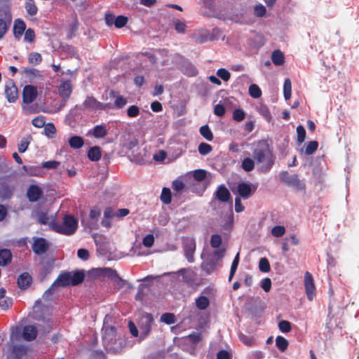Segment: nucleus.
<instances>
[{
    "label": "nucleus",
    "instance_id": "nucleus-35",
    "mask_svg": "<svg viewBox=\"0 0 359 359\" xmlns=\"http://www.w3.org/2000/svg\"><path fill=\"white\" fill-rule=\"evenodd\" d=\"M239 259H240L239 253L238 252L236 254V255L235 256V257L232 262L231 266L230 273H229V282L231 281V280L237 270V268H238V266L239 264Z\"/></svg>",
    "mask_w": 359,
    "mask_h": 359
},
{
    "label": "nucleus",
    "instance_id": "nucleus-25",
    "mask_svg": "<svg viewBox=\"0 0 359 359\" xmlns=\"http://www.w3.org/2000/svg\"><path fill=\"white\" fill-rule=\"evenodd\" d=\"M60 95L62 97L67 98L72 93V85L69 81H63L59 88Z\"/></svg>",
    "mask_w": 359,
    "mask_h": 359
},
{
    "label": "nucleus",
    "instance_id": "nucleus-36",
    "mask_svg": "<svg viewBox=\"0 0 359 359\" xmlns=\"http://www.w3.org/2000/svg\"><path fill=\"white\" fill-rule=\"evenodd\" d=\"M22 169L27 175L31 176H39L41 172V168L38 166L23 165Z\"/></svg>",
    "mask_w": 359,
    "mask_h": 359
},
{
    "label": "nucleus",
    "instance_id": "nucleus-11",
    "mask_svg": "<svg viewBox=\"0 0 359 359\" xmlns=\"http://www.w3.org/2000/svg\"><path fill=\"white\" fill-rule=\"evenodd\" d=\"M196 250V243L194 239H187L184 243V256L189 262L192 263L194 261V255Z\"/></svg>",
    "mask_w": 359,
    "mask_h": 359
},
{
    "label": "nucleus",
    "instance_id": "nucleus-32",
    "mask_svg": "<svg viewBox=\"0 0 359 359\" xmlns=\"http://www.w3.org/2000/svg\"><path fill=\"white\" fill-rule=\"evenodd\" d=\"M44 134L48 138H53L56 135V128L53 123H48L44 126Z\"/></svg>",
    "mask_w": 359,
    "mask_h": 359
},
{
    "label": "nucleus",
    "instance_id": "nucleus-9",
    "mask_svg": "<svg viewBox=\"0 0 359 359\" xmlns=\"http://www.w3.org/2000/svg\"><path fill=\"white\" fill-rule=\"evenodd\" d=\"M48 243L43 238H36L32 245L33 252L37 255L45 254L48 250Z\"/></svg>",
    "mask_w": 359,
    "mask_h": 359
},
{
    "label": "nucleus",
    "instance_id": "nucleus-52",
    "mask_svg": "<svg viewBox=\"0 0 359 359\" xmlns=\"http://www.w3.org/2000/svg\"><path fill=\"white\" fill-rule=\"evenodd\" d=\"M245 113L243 109H237L233 111V118L234 121L240 122L245 118Z\"/></svg>",
    "mask_w": 359,
    "mask_h": 359
},
{
    "label": "nucleus",
    "instance_id": "nucleus-13",
    "mask_svg": "<svg viewBox=\"0 0 359 359\" xmlns=\"http://www.w3.org/2000/svg\"><path fill=\"white\" fill-rule=\"evenodd\" d=\"M230 197L231 194L224 184L219 185L214 194L215 199H217L222 203L228 202L230 199Z\"/></svg>",
    "mask_w": 359,
    "mask_h": 359
},
{
    "label": "nucleus",
    "instance_id": "nucleus-58",
    "mask_svg": "<svg viewBox=\"0 0 359 359\" xmlns=\"http://www.w3.org/2000/svg\"><path fill=\"white\" fill-rule=\"evenodd\" d=\"M140 108L136 105L130 106L127 110V115L130 118H135L138 116Z\"/></svg>",
    "mask_w": 359,
    "mask_h": 359
},
{
    "label": "nucleus",
    "instance_id": "nucleus-6",
    "mask_svg": "<svg viewBox=\"0 0 359 359\" xmlns=\"http://www.w3.org/2000/svg\"><path fill=\"white\" fill-rule=\"evenodd\" d=\"M154 323V318L151 313H144L139 322V327L142 334L147 336L151 328V325Z\"/></svg>",
    "mask_w": 359,
    "mask_h": 359
},
{
    "label": "nucleus",
    "instance_id": "nucleus-26",
    "mask_svg": "<svg viewBox=\"0 0 359 359\" xmlns=\"http://www.w3.org/2000/svg\"><path fill=\"white\" fill-rule=\"evenodd\" d=\"M95 226H86L84 230L86 233L91 234L95 243L97 245L103 241L104 237L102 235L94 231V230L96 229Z\"/></svg>",
    "mask_w": 359,
    "mask_h": 359
},
{
    "label": "nucleus",
    "instance_id": "nucleus-21",
    "mask_svg": "<svg viewBox=\"0 0 359 359\" xmlns=\"http://www.w3.org/2000/svg\"><path fill=\"white\" fill-rule=\"evenodd\" d=\"M27 347L23 345H15L11 350V356L13 359H22L27 354Z\"/></svg>",
    "mask_w": 359,
    "mask_h": 359
},
{
    "label": "nucleus",
    "instance_id": "nucleus-12",
    "mask_svg": "<svg viewBox=\"0 0 359 359\" xmlns=\"http://www.w3.org/2000/svg\"><path fill=\"white\" fill-rule=\"evenodd\" d=\"M37 90L33 86H26L22 92L23 102L26 104L32 103L36 97Z\"/></svg>",
    "mask_w": 359,
    "mask_h": 359
},
{
    "label": "nucleus",
    "instance_id": "nucleus-45",
    "mask_svg": "<svg viewBox=\"0 0 359 359\" xmlns=\"http://www.w3.org/2000/svg\"><path fill=\"white\" fill-rule=\"evenodd\" d=\"M278 328L282 332L287 333L292 329L291 323L287 320H282L278 323Z\"/></svg>",
    "mask_w": 359,
    "mask_h": 359
},
{
    "label": "nucleus",
    "instance_id": "nucleus-20",
    "mask_svg": "<svg viewBox=\"0 0 359 359\" xmlns=\"http://www.w3.org/2000/svg\"><path fill=\"white\" fill-rule=\"evenodd\" d=\"M32 283V276L27 272L20 274L18 278V285L21 290H25Z\"/></svg>",
    "mask_w": 359,
    "mask_h": 359
},
{
    "label": "nucleus",
    "instance_id": "nucleus-29",
    "mask_svg": "<svg viewBox=\"0 0 359 359\" xmlns=\"http://www.w3.org/2000/svg\"><path fill=\"white\" fill-rule=\"evenodd\" d=\"M69 144L73 149H80L83 147L84 142L81 137L75 135L69 140Z\"/></svg>",
    "mask_w": 359,
    "mask_h": 359
},
{
    "label": "nucleus",
    "instance_id": "nucleus-46",
    "mask_svg": "<svg viewBox=\"0 0 359 359\" xmlns=\"http://www.w3.org/2000/svg\"><path fill=\"white\" fill-rule=\"evenodd\" d=\"M222 237L219 234H213L210 238V245L213 248H219L222 244Z\"/></svg>",
    "mask_w": 359,
    "mask_h": 359
},
{
    "label": "nucleus",
    "instance_id": "nucleus-28",
    "mask_svg": "<svg viewBox=\"0 0 359 359\" xmlns=\"http://www.w3.org/2000/svg\"><path fill=\"white\" fill-rule=\"evenodd\" d=\"M271 60L275 65L280 66L284 62V55L280 50H274L271 55Z\"/></svg>",
    "mask_w": 359,
    "mask_h": 359
},
{
    "label": "nucleus",
    "instance_id": "nucleus-23",
    "mask_svg": "<svg viewBox=\"0 0 359 359\" xmlns=\"http://www.w3.org/2000/svg\"><path fill=\"white\" fill-rule=\"evenodd\" d=\"M88 134H92L95 138H102L107 134V130L104 125L95 126Z\"/></svg>",
    "mask_w": 359,
    "mask_h": 359
},
{
    "label": "nucleus",
    "instance_id": "nucleus-34",
    "mask_svg": "<svg viewBox=\"0 0 359 359\" xmlns=\"http://www.w3.org/2000/svg\"><path fill=\"white\" fill-rule=\"evenodd\" d=\"M210 302L208 297L205 296H200L196 300V305L198 309L204 310L209 306Z\"/></svg>",
    "mask_w": 359,
    "mask_h": 359
},
{
    "label": "nucleus",
    "instance_id": "nucleus-60",
    "mask_svg": "<svg viewBox=\"0 0 359 359\" xmlns=\"http://www.w3.org/2000/svg\"><path fill=\"white\" fill-rule=\"evenodd\" d=\"M173 24L177 32L182 33L184 32V31L185 30L186 25L184 24V22L180 21V20H175L173 21Z\"/></svg>",
    "mask_w": 359,
    "mask_h": 359
},
{
    "label": "nucleus",
    "instance_id": "nucleus-10",
    "mask_svg": "<svg viewBox=\"0 0 359 359\" xmlns=\"http://www.w3.org/2000/svg\"><path fill=\"white\" fill-rule=\"evenodd\" d=\"M43 194V190L39 186L32 184L28 187L26 195L30 202H36L42 197Z\"/></svg>",
    "mask_w": 359,
    "mask_h": 359
},
{
    "label": "nucleus",
    "instance_id": "nucleus-31",
    "mask_svg": "<svg viewBox=\"0 0 359 359\" xmlns=\"http://www.w3.org/2000/svg\"><path fill=\"white\" fill-rule=\"evenodd\" d=\"M288 344V341L283 337L278 336L276 337V345L281 352H284L287 348Z\"/></svg>",
    "mask_w": 359,
    "mask_h": 359
},
{
    "label": "nucleus",
    "instance_id": "nucleus-1",
    "mask_svg": "<svg viewBox=\"0 0 359 359\" xmlns=\"http://www.w3.org/2000/svg\"><path fill=\"white\" fill-rule=\"evenodd\" d=\"M253 157L260 166L258 170L260 172H269L273 163L274 156L271 151L269 146L264 142H259L253 151Z\"/></svg>",
    "mask_w": 359,
    "mask_h": 359
},
{
    "label": "nucleus",
    "instance_id": "nucleus-56",
    "mask_svg": "<svg viewBox=\"0 0 359 359\" xmlns=\"http://www.w3.org/2000/svg\"><path fill=\"white\" fill-rule=\"evenodd\" d=\"M297 141L301 144L302 143L306 137V131L304 128L302 126H299L297 128Z\"/></svg>",
    "mask_w": 359,
    "mask_h": 359
},
{
    "label": "nucleus",
    "instance_id": "nucleus-27",
    "mask_svg": "<svg viewBox=\"0 0 359 359\" xmlns=\"http://www.w3.org/2000/svg\"><path fill=\"white\" fill-rule=\"evenodd\" d=\"M88 157L90 161H97L101 158V150L99 147H91L88 153Z\"/></svg>",
    "mask_w": 359,
    "mask_h": 359
},
{
    "label": "nucleus",
    "instance_id": "nucleus-61",
    "mask_svg": "<svg viewBox=\"0 0 359 359\" xmlns=\"http://www.w3.org/2000/svg\"><path fill=\"white\" fill-rule=\"evenodd\" d=\"M60 163L56 161H48L43 162L41 164L42 168L46 169H55L59 165Z\"/></svg>",
    "mask_w": 359,
    "mask_h": 359
},
{
    "label": "nucleus",
    "instance_id": "nucleus-33",
    "mask_svg": "<svg viewBox=\"0 0 359 359\" xmlns=\"http://www.w3.org/2000/svg\"><path fill=\"white\" fill-rule=\"evenodd\" d=\"M201 135L208 141L213 140V134L208 125L203 126L200 128Z\"/></svg>",
    "mask_w": 359,
    "mask_h": 359
},
{
    "label": "nucleus",
    "instance_id": "nucleus-53",
    "mask_svg": "<svg viewBox=\"0 0 359 359\" xmlns=\"http://www.w3.org/2000/svg\"><path fill=\"white\" fill-rule=\"evenodd\" d=\"M128 22V18L123 15H118L115 18L114 25L117 28H121L124 27Z\"/></svg>",
    "mask_w": 359,
    "mask_h": 359
},
{
    "label": "nucleus",
    "instance_id": "nucleus-42",
    "mask_svg": "<svg viewBox=\"0 0 359 359\" xmlns=\"http://www.w3.org/2000/svg\"><path fill=\"white\" fill-rule=\"evenodd\" d=\"M102 275L104 277H107L111 280H114L115 278L118 275L117 271L110 268H104L102 269Z\"/></svg>",
    "mask_w": 359,
    "mask_h": 359
},
{
    "label": "nucleus",
    "instance_id": "nucleus-43",
    "mask_svg": "<svg viewBox=\"0 0 359 359\" xmlns=\"http://www.w3.org/2000/svg\"><path fill=\"white\" fill-rule=\"evenodd\" d=\"M29 62L32 65H39L42 61L41 54L36 52H32L29 55Z\"/></svg>",
    "mask_w": 359,
    "mask_h": 359
},
{
    "label": "nucleus",
    "instance_id": "nucleus-30",
    "mask_svg": "<svg viewBox=\"0 0 359 359\" xmlns=\"http://www.w3.org/2000/svg\"><path fill=\"white\" fill-rule=\"evenodd\" d=\"M241 168L245 172H250L255 168V161L249 157L245 158L241 163Z\"/></svg>",
    "mask_w": 359,
    "mask_h": 359
},
{
    "label": "nucleus",
    "instance_id": "nucleus-18",
    "mask_svg": "<svg viewBox=\"0 0 359 359\" xmlns=\"http://www.w3.org/2000/svg\"><path fill=\"white\" fill-rule=\"evenodd\" d=\"M161 234L158 228H154L151 233L147 234L142 240V244L147 248H151L154 242V238H158Z\"/></svg>",
    "mask_w": 359,
    "mask_h": 359
},
{
    "label": "nucleus",
    "instance_id": "nucleus-54",
    "mask_svg": "<svg viewBox=\"0 0 359 359\" xmlns=\"http://www.w3.org/2000/svg\"><path fill=\"white\" fill-rule=\"evenodd\" d=\"M285 232L284 226H274L271 229V234L275 237H280Z\"/></svg>",
    "mask_w": 359,
    "mask_h": 359
},
{
    "label": "nucleus",
    "instance_id": "nucleus-41",
    "mask_svg": "<svg viewBox=\"0 0 359 359\" xmlns=\"http://www.w3.org/2000/svg\"><path fill=\"white\" fill-rule=\"evenodd\" d=\"M249 94L253 98H259L262 95V91L257 85L252 84L249 87Z\"/></svg>",
    "mask_w": 359,
    "mask_h": 359
},
{
    "label": "nucleus",
    "instance_id": "nucleus-57",
    "mask_svg": "<svg viewBox=\"0 0 359 359\" xmlns=\"http://www.w3.org/2000/svg\"><path fill=\"white\" fill-rule=\"evenodd\" d=\"M34 39H35V33L32 29L29 28L27 30H25V37H24L25 41L32 43L34 41Z\"/></svg>",
    "mask_w": 359,
    "mask_h": 359
},
{
    "label": "nucleus",
    "instance_id": "nucleus-49",
    "mask_svg": "<svg viewBox=\"0 0 359 359\" xmlns=\"http://www.w3.org/2000/svg\"><path fill=\"white\" fill-rule=\"evenodd\" d=\"M212 149V147L210 144L205 142L201 143L198 146V151L201 155L203 156L210 153Z\"/></svg>",
    "mask_w": 359,
    "mask_h": 359
},
{
    "label": "nucleus",
    "instance_id": "nucleus-50",
    "mask_svg": "<svg viewBox=\"0 0 359 359\" xmlns=\"http://www.w3.org/2000/svg\"><path fill=\"white\" fill-rule=\"evenodd\" d=\"M23 72L30 79L40 76L39 71L34 68L27 67L24 69Z\"/></svg>",
    "mask_w": 359,
    "mask_h": 359
},
{
    "label": "nucleus",
    "instance_id": "nucleus-63",
    "mask_svg": "<svg viewBox=\"0 0 359 359\" xmlns=\"http://www.w3.org/2000/svg\"><path fill=\"white\" fill-rule=\"evenodd\" d=\"M13 300L11 298H6L2 300H0V307L3 310H7L12 306Z\"/></svg>",
    "mask_w": 359,
    "mask_h": 359
},
{
    "label": "nucleus",
    "instance_id": "nucleus-15",
    "mask_svg": "<svg viewBox=\"0 0 359 359\" xmlns=\"http://www.w3.org/2000/svg\"><path fill=\"white\" fill-rule=\"evenodd\" d=\"M12 21V15L9 11L4 12V19H0V39L6 33Z\"/></svg>",
    "mask_w": 359,
    "mask_h": 359
},
{
    "label": "nucleus",
    "instance_id": "nucleus-39",
    "mask_svg": "<svg viewBox=\"0 0 359 359\" xmlns=\"http://www.w3.org/2000/svg\"><path fill=\"white\" fill-rule=\"evenodd\" d=\"M25 9L30 15H35L37 13L38 8L35 5L34 0H28L25 4Z\"/></svg>",
    "mask_w": 359,
    "mask_h": 359
},
{
    "label": "nucleus",
    "instance_id": "nucleus-7",
    "mask_svg": "<svg viewBox=\"0 0 359 359\" xmlns=\"http://www.w3.org/2000/svg\"><path fill=\"white\" fill-rule=\"evenodd\" d=\"M32 217L36 218L41 224H55L53 222H49L47 210L43 207L38 206L32 211Z\"/></svg>",
    "mask_w": 359,
    "mask_h": 359
},
{
    "label": "nucleus",
    "instance_id": "nucleus-38",
    "mask_svg": "<svg viewBox=\"0 0 359 359\" xmlns=\"http://www.w3.org/2000/svg\"><path fill=\"white\" fill-rule=\"evenodd\" d=\"M161 200L165 204H169L171 202V191L169 188L164 187L162 189Z\"/></svg>",
    "mask_w": 359,
    "mask_h": 359
},
{
    "label": "nucleus",
    "instance_id": "nucleus-19",
    "mask_svg": "<svg viewBox=\"0 0 359 359\" xmlns=\"http://www.w3.org/2000/svg\"><path fill=\"white\" fill-rule=\"evenodd\" d=\"M83 107L91 110L104 109V105L93 97H88L84 101Z\"/></svg>",
    "mask_w": 359,
    "mask_h": 359
},
{
    "label": "nucleus",
    "instance_id": "nucleus-22",
    "mask_svg": "<svg viewBox=\"0 0 359 359\" xmlns=\"http://www.w3.org/2000/svg\"><path fill=\"white\" fill-rule=\"evenodd\" d=\"M25 29L26 25L22 20L18 18L15 20L13 25V33L16 39H20Z\"/></svg>",
    "mask_w": 359,
    "mask_h": 359
},
{
    "label": "nucleus",
    "instance_id": "nucleus-24",
    "mask_svg": "<svg viewBox=\"0 0 359 359\" xmlns=\"http://www.w3.org/2000/svg\"><path fill=\"white\" fill-rule=\"evenodd\" d=\"M12 259V254L10 250H0V265L6 266L11 263Z\"/></svg>",
    "mask_w": 359,
    "mask_h": 359
},
{
    "label": "nucleus",
    "instance_id": "nucleus-17",
    "mask_svg": "<svg viewBox=\"0 0 359 359\" xmlns=\"http://www.w3.org/2000/svg\"><path fill=\"white\" fill-rule=\"evenodd\" d=\"M49 227L56 233L70 236L76 232L78 226H49Z\"/></svg>",
    "mask_w": 359,
    "mask_h": 359
},
{
    "label": "nucleus",
    "instance_id": "nucleus-3",
    "mask_svg": "<svg viewBox=\"0 0 359 359\" xmlns=\"http://www.w3.org/2000/svg\"><path fill=\"white\" fill-rule=\"evenodd\" d=\"M279 180L282 183L299 191L304 190L305 188L304 182L299 180L297 174H290L287 171H283L279 174Z\"/></svg>",
    "mask_w": 359,
    "mask_h": 359
},
{
    "label": "nucleus",
    "instance_id": "nucleus-5",
    "mask_svg": "<svg viewBox=\"0 0 359 359\" xmlns=\"http://www.w3.org/2000/svg\"><path fill=\"white\" fill-rule=\"evenodd\" d=\"M304 287L308 299L312 301L316 295V287L313 278L308 271L304 274Z\"/></svg>",
    "mask_w": 359,
    "mask_h": 359
},
{
    "label": "nucleus",
    "instance_id": "nucleus-44",
    "mask_svg": "<svg viewBox=\"0 0 359 359\" xmlns=\"http://www.w3.org/2000/svg\"><path fill=\"white\" fill-rule=\"evenodd\" d=\"M161 320L168 325H171L175 322V316L173 313H165L161 316Z\"/></svg>",
    "mask_w": 359,
    "mask_h": 359
},
{
    "label": "nucleus",
    "instance_id": "nucleus-8",
    "mask_svg": "<svg viewBox=\"0 0 359 359\" xmlns=\"http://www.w3.org/2000/svg\"><path fill=\"white\" fill-rule=\"evenodd\" d=\"M5 95L9 102H15L18 97V88L12 80L5 84Z\"/></svg>",
    "mask_w": 359,
    "mask_h": 359
},
{
    "label": "nucleus",
    "instance_id": "nucleus-51",
    "mask_svg": "<svg viewBox=\"0 0 359 359\" xmlns=\"http://www.w3.org/2000/svg\"><path fill=\"white\" fill-rule=\"evenodd\" d=\"M217 75L218 77H219L220 79H222L224 81H229L230 77H231L230 72L228 70H226V69H224V68L219 69L217 71Z\"/></svg>",
    "mask_w": 359,
    "mask_h": 359
},
{
    "label": "nucleus",
    "instance_id": "nucleus-14",
    "mask_svg": "<svg viewBox=\"0 0 359 359\" xmlns=\"http://www.w3.org/2000/svg\"><path fill=\"white\" fill-rule=\"evenodd\" d=\"M37 334L36 327L33 325H28L24 327L22 337L25 341H30L36 338Z\"/></svg>",
    "mask_w": 359,
    "mask_h": 359
},
{
    "label": "nucleus",
    "instance_id": "nucleus-40",
    "mask_svg": "<svg viewBox=\"0 0 359 359\" xmlns=\"http://www.w3.org/2000/svg\"><path fill=\"white\" fill-rule=\"evenodd\" d=\"M259 269L262 272L264 273H267L270 271L271 266L267 258L262 257L259 259Z\"/></svg>",
    "mask_w": 359,
    "mask_h": 359
},
{
    "label": "nucleus",
    "instance_id": "nucleus-64",
    "mask_svg": "<svg viewBox=\"0 0 359 359\" xmlns=\"http://www.w3.org/2000/svg\"><path fill=\"white\" fill-rule=\"evenodd\" d=\"M232 355L226 350H220L217 353V359H231Z\"/></svg>",
    "mask_w": 359,
    "mask_h": 359
},
{
    "label": "nucleus",
    "instance_id": "nucleus-48",
    "mask_svg": "<svg viewBox=\"0 0 359 359\" xmlns=\"http://www.w3.org/2000/svg\"><path fill=\"white\" fill-rule=\"evenodd\" d=\"M32 123L34 127L41 128L46 126V118L43 116H36L32 120Z\"/></svg>",
    "mask_w": 359,
    "mask_h": 359
},
{
    "label": "nucleus",
    "instance_id": "nucleus-59",
    "mask_svg": "<svg viewBox=\"0 0 359 359\" xmlns=\"http://www.w3.org/2000/svg\"><path fill=\"white\" fill-rule=\"evenodd\" d=\"M193 176L196 181L201 182L205 178L206 172L203 170H196L194 171Z\"/></svg>",
    "mask_w": 359,
    "mask_h": 359
},
{
    "label": "nucleus",
    "instance_id": "nucleus-55",
    "mask_svg": "<svg viewBox=\"0 0 359 359\" xmlns=\"http://www.w3.org/2000/svg\"><path fill=\"white\" fill-rule=\"evenodd\" d=\"M29 144V140L28 137H24L21 140L20 144H18V151L20 153H24L28 148Z\"/></svg>",
    "mask_w": 359,
    "mask_h": 359
},
{
    "label": "nucleus",
    "instance_id": "nucleus-37",
    "mask_svg": "<svg viewBox=\"0 0 359 359\" xmlns=\"http://www.w3.org/2000/svg\"><path fill=\"white\" fill-rule=\"evenodd\" d=\"M292 83L289 79H286L283 84V94L286 100L291 97Z\"/></svg>",
    "mask_w": 359,
    "mask_h": 359
},
{
    "label": "nucleus",
    "instance_id": "nucleus-2",
    "mask_svg": "<svg viewBox=\"0 0 359 359\" xmlns=\"http://www.w3.org/2000/svg\"><path fill=\"white\" fill-rule=\"evenodd\" d=\"M85 278V274L83 271L75 272H62L57 278L55 283L58 286L67 287L69 285H77L81 283Z\"/></svg>",
    "mask_w": 359,
    "mask_h": 359
},
{
    "label": "nucleus",
    "instance_id": "nucleus-62",
    "mask_svg": "<svg viewBox=\"0 0 359 359\" xmlns=\"http://www.w3.org/2000/svg\"><path fill=\"white\" fill-rule=\"evenodd\" d=\"M261 287L265 292H269L271 288V280L269 278H264L261 282Z\"/></svg>",
    "mask_w": 359,
    "mask_h": 359
},
{
    "label": "nucleus",
    "instance_id": "nucleus-16",
    "mask_svg": "<svg viewBox=\"0 0 359 359\" xmlns=\"http://www.w3.org/2000/svg\"><path fill=\"white\" fill-rule=\"evenodd\" d=\"M218 264L217 259L215 258H208L202 262L201 268L206 274L212 273L217 269Z\"/></svg>",
    "mask_w": 359,
    "mask_h": 359
},
{
    "label": "nucleus",
    "instance_id": "nucleus-4",
    "mask_svg": "<svg viewBox=\"0 0 359 359\" xmlns=\"http://www.w3.org/2000/svg\"><path fill=\"white\" fill-rule=\"evenodd\" d=\"M257 189V184L245 182L239 183L234 193L238 194V197L239 198L248 199L255 194Z\"/></svg>",
    "mask_w": 359,
    "mask_h": 359
},
{
    "label": "nucleus",
    "instance_id": "nucleus-47",
    "mask_svg": "<svg viewBox=\"0 0 359 359\" xmlns=\"http://www.w3.org/2000/svg\"><path fill=\"white\" fill-rule=\"evenodd\" d=\"M318 143L316 141H311L305 149V154L306 155H311L313 154L318 149Z\"/></svg>",
    "mask_w": 359,
    "mask_h": 359
}]
</instances>
